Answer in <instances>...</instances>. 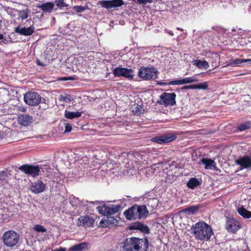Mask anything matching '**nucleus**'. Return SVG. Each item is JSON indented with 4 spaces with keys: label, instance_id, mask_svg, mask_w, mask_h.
I'll return each instance as SVG.
<instances>
[{
    "label": "nucleus",
    "instance_id": "obj_41",
    "mask_svg": "<svg viewBox=\"0 0 251 251\" xmlns=\"http://www.w3.org/2000/svg\"><path fill=\"white\" fill-rule=\"evenodd\" d=\"M98 210L100 212V213H101L104 215H107V206H98L97 207Z\"/></svg>",
    "mask_w": 251,
    "mask_h": 251
},
{
    "label": "nucleus",
    "instance_id": "obj_19",
    "mask_svg": "<svg viewBox=\"0 0 251 251\" xmlns=\"http://www.w3.org/2000/svg\"><path fill=\"white\" fill-rule=\"evenodd\" d=\"M34 31V27L30 26L28 27H22L18 26L15 29V32L22 35H31Z\"/></svg>",
    "mask_w": 251,
    "mask_h": 251
},
{
    "label": "nucleus",
    "instance_id": "obj_31",
    "mask_svg": "<svg viewBox=\"0 0 251 251\" xmlns=\"http://www.w3.org/2000/svg\"><path fill=\"white\" fill-rule=\"evenodd\" d=\"M243 63H247L249 64H251V59H236L232 62V65H236L240 66V65Z\"/></svg>",
    "mask_w": 251,
    "mask_h": 251
},
{
    "label": "nucleus",
    "instance_id": "obj_28",
    "mask_svg": "<svg viewBox=\"0 0 251 251\" xmlns=\"http://www.w3.org/2000/svg\"><path fill=\"white\" fill-rule=\"evenodd\" d=\"M200 206L199 205H192L189 207L181 210L180 212H184L187 213L189 215H191L195 214L196 212H197Z\"/></svg>",
    "mask_w": 251,
    "mask_h": 251
},
{
    "label": "nucleus",
    "instance_id": "obj_36",
    "mask_svg": "<svg viewBox=\"0 0 251 251\" xmlns=\"http://www.w3.org/2000/svg\"><path fill=\"white\" fill-rule=\"evenodd\" d=\"M195 89H201L206 90L208 88L207 82H204L203 83L195 84Z\"/></svg>",
    "mask_w": 251,
    "mask_h": 251
},
{
    "label": "nucleus",
    "instance_id": "obj_42",
    "mask_svg": "<svg viewBox=\"0 0 251 251\" xmlns=\"http://www.w3.org/2000/svg\"><path fill=\"white\" fill-rule=\"evenodd\" d=\"M72 129V126L70 124L67 123L65 125V133H68L71 131Z\"/></svg>",
    "mask_w": 251,
    "mask_h": 251
},
{
    "label": "nucleus",
    "instance_id": "obj_11",
    "mask_svg": "<svg viewBox=\"0 0 251 251\" xmlns=\"http://www.w3.org/2000/svg\"><path fill=\"white\" fill-rule=\"evenodd\" d=\"M77 225L79 226L87 227L92 226L95 222L94 219L89 216H80L77 220Z\"/></svg>",
    "mask_w": 251,
    "mask_h": 251
},
{
    "label": "nucleus",
    "instance_id": "obj_26",
    "mask_svg": "<svg viewBox=\"0 0 251 251\" xmlns=\"http://www.w3.org/2000/svg\"><path fill=\"white\" fill-rule=\"evenodd\" d=\"M107 207V215H113L118 212L121 208V206L119 204L114 205L112 204Z\"/></svg>",
    "mask_w": 251,
    "mask_h": 251
},
{
    "label": "nucleus",
    "instance_id": "obj_51",
    "mask_svg": "<svg viewBox=\"0 0 251 251\" xmlns=\"http://www.w3.org/2000/svg\"><path fill=\"white\" fill-rule=\"evenodd\" d=\"M158 84H159L161 85H162L165 84L166 83L164 82H160Z\"/></svg>",
    "mask_w": 251,
    "mask_h": 251
},
{
    "label": "nucleus",
    "instance_id": "obj_15",
    "mask_svg": "<svg viewBox=\"0 0 251 251\" xmlns=\"http://www.w3.org/2000/svg\"><path fill=\"white\" fill-rule=\"evenodd\" d=\"M151 141L158 144L168 143L173 141V135L167 134L156 136L152 138Z\"/></svg>",
    "mask_w": 251,
    "mask_h": 251
},
{
    "label": "nucleus",
    "instance_id": "obj_35",
    "mask_svg": "<svg viewBox=\"0 0 251 251\" xmlns=\"http://www.w3.org/2000/svg\"><path fill=\"white\" fill-rule=\"evenodd\" d=\"M251 127V123L249 122H246L244 123H243L241 125H240L238 127L237 129L238 130L240 131H244L247 129L250 128Z\"/></svg>",
    "mask_w": 251,
    "mask_h": 251
},
{
    "label": "nucleus",
    "instance_id": "obj_29",
    "mask_svg": "<svg viewBox=\"0 0 251 251\" xmlns=\"http://www.w3.org/2000/svg\"><path fill=\"white\" fill-rule=\"evenodd\" d=\"M82 113L78 111L71 112L66 110L65 112V117L69 119L80 117Z\"/></svg>",
    "mask_w": 251,
    "mask_h": 251
},
{
    "label": "nucleus",
    "instance_id": "obj_45",
    "mask_svg": "<svg viewBox=\"0 0 251 251\" xmlns=\"http://www.w3.org/2000/svg\"><path fill=\"white\" fill-rule=\"evenodd\" d=\"M37 64L39 65V66H45V65L43 63H41L39 60H37Z\"/></svg>",
    "mask_w": 251,
    "mask_h": 251
},
{
    "label": "nucleus",
    "instance_id": "obj_50",
    "mask_svg": "<svg viewBox=\"0 0 251 251\" xmlns=\"http://www.w3.org/2000/svg\"><path fill=\"white\" fill-rule=\"evenodd\" d=\"M176 97V94L174 93V105L176 103V101L175 100Z\"/></svg>",
    "mask_w": 251,
    "mask_h": 251
},
{
    "label": "nucleus",
    "instance_id": "obj_40",
    "mask_svg": "<svg viewBox=\"0 0 251 251\" xmlns=\"http://www.w3.org/2000/svg\"><path fill=\"white\" fill-rule=\"evenodd\" d=\"M33 229L38 232H45L47 231V229L43 226L40 225H36L34 227Z\"/></svg>",
    "mask_w": 251,
    "mask_h": 251
},
{
    "label": "nucleus",
    "instance_id": "obj_17",
    "mask_svg": "<svg viewBox=\"0 0 251 251\" xmlns=\"http://www.w3.org/2000/svg\"><path fill=\"white\" fill-rule=\"evenodd\" d=\"M18 121L20 125L27 126L33 123V117L27 114H21L18 116Z\"/></svg>",
    "mask_w": 251,
    "mask_h": 251
},
{
    "label": "nucleus",
    "instance_id": "obj_37",
    "mask_svg": "<svg viewBox=\"0 0 251 251\" xmlns=\"http://www.w3.org/2000/svg\"><path fill=\"white\" fill-rule=\"evenodd\" d=\"M60 100H62L65 102H69L73 100L71 96L68 94H65L64 95H61L60 97Z\"/></svg>",
    "mask_w": 251,
    "mask_h": 251
},
{
    "label": "nucleus",
    "instance_id": "obj_34",
    "mask_svg": "<svg viewBox=\"0 0 251 251\" xmlns=\"http://www.w3.org/2000/svg\"><path fill=\"white\" fill-rule=\"evenodd\" d=\"M73 9L77 13H81L86 10L89 9V8L87 5H85L84 6L78 5L75 6L73 7Z\"/></svg>",
    "mask_w": 251,
    "mask_h": 251
},
{
    "label": "nucleus",
    "instance_id": "obj_25",
    "mask_svg": "<svg viewBox=\"0 0 251 251\" xmlns=\"http://www.w3.org/2000/svg\"><path fill=\"white\" fill-rule=\"evenodd\" d=\"M193 64L195 65L199 69H206L209 68V65L208 61H201V60H194L192 61Z\"/></svg>",
    "mask_w": 251,
    "mask_h": 251
},
{
    "label": "nucleus",
    "instance_id": "obj_53",
    "mask_svg": "<svg viewBox=\"0 0 251 251\" xmlns=\"http://www.w3.org/2000/svg\"><path fill=\"white\" fill-rule=\"evenodd\" d=\"M177 30H181V31H183V30L182 29L180 28H178V27H177Z\"/></svg>",
    "mask_w": 251,
    "mask_h": 251
},
{
    "label": "nucleus",
    "instance_id": "obj_33",
    "mask_svg": "<svg viewBox=\"0 0 251 251\" xmlns=\"http://www.w3.org/2000/svg\"><path fill=\"white\" fill-rule=\"evenodd\" d=\"M131 109L134 115H140L142 113V108L139 105L134 104L132 106Z\"/></svg>",
    "mask_w": 251,
    "mask_h": 251
},
{
    "label": "nucleus",
    "instance_id": "obj_38",
    "mask_svg": "<svg viewBox=\"0 0 251 251\" xmlns=\"http://www.w3.org/2000/svg\"><path fill=\"white\" fill-rule=\"evenodd\" d=\"M54 2L56 5L60 9L64 7L68 6V5L65 3L64 0H55Z\"/></svg>",
    "mask_w": 251,
    "mask_h": 251
},
{
    "label": "nucleus",
    "instance_id": "obj_8",
    "mask_svg": "<svg viewBox=\"0 0 251 251\" xmlns=\"http://www.w3.org/2000/svg\"><path fill=\"white\" fill-rule=\"evenodd\" d=\"M19 169L25 174L35 176L39 175L40 169L38 166L24 165L20 166Z\"/></svg>",
    "mask_w": 251,
    "mask_h": 251
},
{
    "label": "nucleus",
    "instance_id": "obj_27",
    "mask_svg": "<svg viewBox=\"0 0 251 251\" xmlns=\"http://www.w3.org/2000/svg\"><path fill=\"white\" fill-rule=\"evenodd\" d=\"M238 213L245 219H249L251 218V211H250L241 206L237 208Z\"/></svg>",
    "mask_w": 251,
    "mask_h": 251
},
{
    "label": "nucleus",
    "instance_id": "obj_47",
    "mask_svg": "<svg viewBox=\"0 0 251 251\" xmlns=\"http://www.w3.org/2000/svg\"><path fill=\"white\" fill-rule=\"evenodd\" d=\"M26 110V108L25 107H21L20 109V111H22V112H25Z\"/></svg>",
    "mask_w": 251,
    "mask_h": 251
},
{
    "label": "nucleus",
    "instance_id": "obj_10",
    "mask_svg": "<svg viewBox=\"0 0 251 251\" xmlns=\"http://www.w3.org/2000/svg\"><path fill=\"white\" fill-rule=\"evenodd\" d=\"M144 200L148 206L153 209L156 208L158 205L159 201L153 193L146 194Z\"/></svg>",
    "mask_w": 251,
    "mask_h": 251
},
{
    "label": "nucleus",
    "instance_id": "obj_6",
    "mask_svg": "<svg viewBox=\"0 0 251 251\" xmlns=\"http://www.w3.org/2000/svg\"><path fill=\"white\" fill-rule=\"evenodd\" d=\"M24 100L26 104L30 106H35L41 102L42 97L37 92L29 91L24 95Z\"/></svg>",
    "mask_w": 251,
    "mask_h": 251
},
{
    "label": "nucleus",
    "instance_id": "obj_2",
    "mask_svg": "<svg viewBox=\"0 0 251 251\" xmlns=\"http://www.w3.org/2000/svg\"><path fill=\"white\" fill-rule=\"evenodd\" d=\"M192 230L195 238L201 241H208L213 235L212 228L204 222L196 223Z\"/></svg>",
    "mask_w": 251,
    "mask_h": 251
},
{
    "label": "nucleus",
    "instance_id": "obj_21",
    "mask_svg": "<svg viewBox=\"0 0 251 251\" xmlns=\"http://www.w3.org/2000/svg\"><path fill=\"white\" fill-rule=\"evenodd\" d=\"M160 103L166 106L173 105V94L163 93L160 96Z\"/></svg>",
    "mask_w": 251,
    "mask_h": 251
},
{
    "label": "nucleus",
    "instance_id": "obj_44",
    "mask_svg": "<svg viewBox=\"0 0 251 251\" xmlns=\"http://www.w3.org/2000/svg\"><path fill=\"white\" fill-rule=\"evenodd\" d=\"M66 249L65 248L60 247L58 249H54V250H52V251H66Z\"/></svg>",
    "mask_w": 251,
    "mask_h": 251
},
{
    "label": "nucleus",
    "instance_id": "obj_7",
    "mask_svg": "<svg viewBox=\"0 0 251 251\" xmlns=\"http://www.w3.org/2000/svg\"><path fill=\"white\" fill-rule=\"evenodd\" d=\"M113 73L115 76H124L126 78H132L133 76V71L130 69L122 67H117L113 70Z\"/></svg>",
    "mask_w": 251,
    "mask_h": 251
},
{
    "label": "nucleus",
    "instance_id": "obj_18",
    "mask_svg": "<svg viewBox=\"0 0 251 251\" xmlns=\"http://www.w3.org/2000/svg\"><path fill=\"white\" fill-rule=\"evenodd\" d=\"M235 162L243 168L251 167V156H245L236 160Z\"/></svg>",
    "mask_w": 251,
    "mask_h": 251
},
{
    "label": "nucleus",
    "instance_id": "obj_13",
    "mask_svg": "<svg viewBox=\"0 0 251 251\" xmlns=\"http://www.w3.org/2000/svg\"><path fill=\"white\" fill-rule=\"evenodd\" d=\"M240 227L239 222L234 219H229L227 221L226 229L228 232L235 233Z\"/></svg>",
    "mask_w": 251,
    "mask_h": 251
},
{
    "label": "nucleus",
    "instance_id": "obj_56",
    "mask_svg": "<svg viewBox=\"0 0 251 251\" xmlns=\"http://www.w3.org/2000/svg\"><path fill=\"white\" fill-rule=\"evenodd\" d=\"M169 84H173V81H170V82H169Z\"/></svg>",
    "mask_w": 251,
    "mask_h": 251
},
{
    "label": "nucleus",
    "instance_id": "obj_49",
    "mask_svg": "<svg viewBox=\"0 0 251 251\" xmlns=\"http://www.w3.org/2000/svg\"><path fill=\"white\" fill-rule=\"evenodd\" d=\"M67 78H68V80H74L75 79L74 77H72V76L67 77Z\"/></svg>",
    "mask_w": 251,
    "mask_h": 251
},
{
    "label": "nucleus",
    "instance_id": "obj_9",
    "mask_svg": "<svg viewBox=\"0 0 251 251\" xmlns=\"http://www.w3.org/2000/svg\"><path fill=\"white\" fill-rule=\"evenodd\" d=\"M100 4L103 8L112 9L124 5L123 0H101L99 1Z\"/></svg>",
    "mask_w": 251,
    "mask_h": 251
},
{
    "label": "nucleus",
    "instance_id": "obj_46",
    "mask_svg": "<svg viewBox=\"0 0 251 251\" xmlns=\"http://www.w3.org/2000/svg\"><path fill=\"white\" fill-rule=\"evenodd\" d=\"M7 176V174L6 172H2L0 174V177L1 176Z\"/></svg>",
    "mask_w": 251,
    "mask_h": 251
},
{
    "label": "nucleus",
    "instance_id": "obj_57",
    "mask_svg": "<svg viewBox=\"0 0 251 251\" xmlns=\"http://www.w3.org/2000/svg\"><path fill=\"white\" fill-rule=\"evenodd\" d=\"M176 137L175 136V135H174V138H173V140H174L175 139H176Z\"/></svg>",
    "mask_w": 251,
    "mask_h": 251
},
{
    "label": "nucleus",
    "instance_id": "obj_54",
    "mask_svg": "<svg viewBox=\"0 0 251 251\" xmlns=\"http://www.w3.org/2000/svg\"><path fill=\"white\" fill-rule=\"evenodd\" d=\"M90 202H91V203H98V201H95V202H94V201H91Z\"/></svg>",
    "mask_w": 251,
    "mask_h": 251
},
{
    "label": "nucleus",
    "instance_id": "obj_16",
    "mask_svg": "<svg viewBox=\"0 0 251 251\" xmlns=\"http://www.w3.org/2000/svg\"><path fill=\"white\" fill-rule=\"evenodd\" d=\"M36 7L39 8L44 13H50L54 9V3L52 2L38 3L37 4Z\"/></svg>",
    "mask_w": 251,
    "mask_h": 251
},
{
    "label": "nucleus",
    "instance_id": "obj_30",
    "mask_svg": "<svg viewBox=\"0 0 251 251\" xmlns=\"http://www.w3.org/2000/svg\"><path fill=\"white\" fill-rule=\"evenodd\" d=\"M200 182L198 179L196 178H190L187 183V186L191 188L194 189L197 186L200 185Z\"/></svg>",
    "mask_w": 251,
    "mask_h": 251
},
{
    "label": "nucleus",
    "instance_id": "obj_24",
    "mask_svg": "<svg viewBox=\"0 0 251 251\" xmlns=\"http://www.w3.org/2000/svg\"><path fill=\"white\" fill-rule=\"evenodd\" d=\"M88 244L85 242L80 243L76 245H75L70 247L68 251H82L87 250Z\"/></svg>",
    "mask_w": 251,
    "mask_h": 251
},
{
    "label": "nucleus",
    "instance_id": "obj_4",
    "mask_svg": "<svg viewBox=\"0 0 251 251\" xmlns=\"http://www.w3.org/2000/svg\"><path fill=\"white\" fill-rule=\"evenodd\" d=\"M4 244L8 247H14L17 245L19 241V235L14 230L6 231L2 237Z\"/></svg>",
    "mask_w": 251,
    "mask_h": 251
},
{
    "label": "nucleus",
    "instance_id": "obj_12",
    "mask_svg": "<svg viewBox=\"0 0 251 251\" xmlns=\"http://www.w3.org/2000/svg\"><path fill=\"white\" fill-rule=\"evenodd\" d=\"M45 188L46 185L43 183L42 180L39 179L31 183L30 186V191L36 194L44 192L45 190Z\"/></svg>",
    "mask_w": 251,
    "mask_h": 251
},
{
    "label": "nucleus",
    "instance_id": "obj_39",
    "mask_svg": "<svg viewBox=\"0 0 251 251\" xmlns=\"http://www.w3.org/2000/svg\"><path fill=\"white\" fill-rule=\"evenodd\" d=\"M70 203L73 206L77 207L80 204V201L78 198L74 197L70 199Z\"/></svg>",
    "mask_w": 251,
    "mask_h": 251
},
{
    "label": "nucleus",
    "instance_id": "obj_14",
    "mask_svg": "<svg viewBox=\"0 0 251 251\" xmlns=\"http://www.w3.org/2000/svg\"><path fill=\"white\" fill-rule=\"evenodd\" d=\"M200 165H204V168L207 170H214L217 169L216 163L213 160L207 158H202L199 161Z\"/></svg>",
    "mask_w": 251,
    "mask_h": 251
},
{
    "label": "nucleus",
    "instance_id": "obj_48",
    "mask_svg": "<svg viewBox=\"0 0 251 251\" xmlns=\"http://www.w3.org/2000/svg\"><path fill=\"white\" fill-rule=\"evenodd\" d=\"M60 80H68V78H67V77H61L60 78Z\"/></svg>",
    "mask_w": 251,
    "mask_h": 251
},
{
    "label": "nucleus",
    "instance_id": "obj_32",
    "mask_svg": "<svg viewBox=\"0 0 251 251\" xmlns=\"http://www.w3.org/2000/svg\"><path fill=\"white\" fill-rule=\"evenodd\" d=\"M29 13V11L27 9L19 11L18 13L19 19L22 20L26 19L28 17Z\"/></svg>",
    "mask_w": 251,
    "mask_h": 251
},
{
    "label": "nucleus",
    "instance_id": "obj_5",
    "mask_svg": "<svg viewBox=\"0 0 251 251\" xmlns=\"http://www.w3.org/2000/svg\"><path fill=\"white\" fill-rule=\"evenodd\" d=\"M157 73L158 71L153 67H142L138 71L139 76L146 80L155 79Z\"/></svg>",
    "mask_w": 251,
    "mask_h": 251
},
{
    "label": "nucleus",
    "instance_id": "obj_52",
    "mask_svg": "<svg viewBox=\"0 0 251 251\" xmlns=\"http://www.w3.org/2000/svg\"><path fill=\"white\" fill-rule=\"evenodd\" d=\"M144 228H145L146 229L149 230L148 227V226H144Z\"/></svg>",
    "mask_w": 251,
    "mask_h": 251
},
{
    "label": "nucleus",
    "instance_id": "obj_1",
    "mask_svg": "<svg viewBox=\"0 0 251 251\" xmlns=\"http://www.w3.org/2000/svg\"><path fill=\"white\" fill-rule=\"evenodd\" d=\"M122 244L124 251H147L149 241L147 238H127L123 241Z\"/></svg>",
    "mask_w": 251,
    "mask_h": 251
},
{
    "label": "nucleus",
    "instance_id": "obj_3",
    "mask_svg": "<svg viewBox=\"0 0 251 251\" xmlns=\"http://www.w3.org/2000/svg\"><path fill=\"white\" fill-rule=\"evenodd\" d=\"M149 214L145 205H135L124 212V215L128 220L141 219Z\"/></svg>",
    "mask_w": 251,
    "mask_h": 251
},
{
    "label": "nucleus",
    "instance_id": "obj_23",
    "mask_svg": "<svg viewBox=\"0 0 251 251\" xmlns=\"http://www.w3.org/2000/svg\"><path fill=\"white\" fill-rule=\"evenodd\" d=\"M118 223L116 219L113 217H107L105 219H102L100 224L102 227H108L112 225H116Z\"/></svg>",
    "mask_w": 251,
    "mask_h": 251
},
{
    "label": "nucleus",
    "instance_id": "obj_22",
    "mask_svg": "<svg viewBox=\"0 0 251 251\" xmlns=\"http://www.w3.org/2000/svg\"><path fill=\"white\" fill-rule=\"evenodd\" d=\"M206 56L209 59L208 63H209L212 67L215 68L219 65V56L217 53H208Z\"/></svg>",
    "mask_w": 251,
    "mask_h": 251
},
{
    "label": "nucleus",
    "instance_id": "obj_20",
    "mask_svg": "<svg viewBox=\"0 0 251 251\" xmlns=\"http://www.w3.org/2000/svg\"><path fill=\"white\" fill-rule=\"evenodd\" d=\"M199 81L197 76L193 75L191 77H185L179 80H174V85H182L188 83H192Z\"/></svg>",
    "mask_w": 251,
    "mask_h": 251
},
{
    "label": "nucleus",
    "instance_id": "obj_55",
    "mask_svg": "<svg viewBox=\"0 0 251 251\" xmlns=\"http://www.w3.org/2000/svg\"><path fill=\"white\" fill-rule=\"evenodd\" d=\"M1 21L0 20V28L1 27Z\"/></svg>",
    "mask_w": 251,
    "mask_h": 251
},
{
    "label": "nucleus",
    "instance_id": "obj_43",
    "mask_svg": "<svg viewBox=\"0 0 251 251\" xmlns=\"http://www.w3.org/2000/svg\"><path fill=\"white\" fill-rule=\"evenodd\" d=\"M182 89H195V84L184 86L182 87Z\"/></svg>",
    "mask_w": 251,
    "mask_h": 251
},
{
    "label": "nucleus",
    "instance_id": "obj_58",
    "mask_svg": "<svg viewBox=\"0 0 251 251\" xmlns=\"http://www.w3.org/2000/svg\"><path fill=\"white\" fill-rule=\"evenodd\" d=\"M250 183L251 184V181H250Z\"/></svg>",
    "mask_w": 251,
    "mask_h": 251
}]
</instances>
